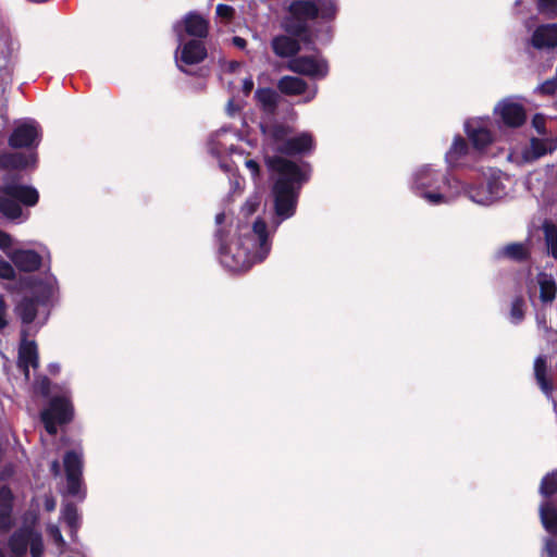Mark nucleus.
Masks as SVG:
<instances>
[{"label":"nucleus","mask_w":557,"mask_h":557,"mask_svg":"<svg viewBox=\"0 0 557 557\" xmlns=\"http://www.w3.org/2000/svg\"><path fill=\"white\" fill-rule=\"evenodd\" d=\"M225 212L215 215L218 237L220 240V261L233 272L248 270L252 264L263 261L271 250V239L267 224L261 219L237 225L232 238L224 233L223 224L227 223Z\"/></svg>","instance_id":"f257e3e1"},{"label":"nucleus","mask_w":557,"mask_h":557,"mask_svg":"<svg viewBox=\"0 0 557 557\" xmlns=\"http://www.w3.org/2000/svg\"><path fill=\"white\" fill-rule=\"evenodd\" d=\"M267 164L275 177L272 194L274 199L273 225L276 228L283 221L290 219L298 202L301 185L308 180L310 168L301 166L283 157H268Z\"/></svg>","instance_id":"f03ea898"},{"label":"nucleus","mask_w":557,"mask_h":557,"mask_svg":"<svg viewBox=\"0 0 557 557\" xmlns=\"http://www.w3.org/2000/svg\"><path fill=\"white\" fill-rule=\"evenodd\" d=\"M411 190L430 205L449 203L459 197L460 180L449 177L431 164L414 169L410 175Z\"/></svg>","instance_id":"7ed1b4c3"},{"label":"nucleus","mask_w":557,"mask_h":557,"mask_svg":"<svg viewBox=\"0 0 557 557\" xmlns=\"http://www.w3.org/2000/svg\"><path fill=\"white\" fill-rule=\"evenodd\" d=\"M39 199L36 188L18 184L15 181H5L0 184V213L9 220L22 218L21 205L34 207Z\"/></svg>","instance_id":"20e7f679"},{"label":"nucleus","mask_w":557,"mask_h":557,"mask_svg":"<svg viewBox=\"0 0 557 557\" xmlns=\"http://www.w3.org/2000/svg\"><path fill=\"white\" fill-rule=\"evenodd\" d=\"M58 289L57 278L46 273L42 278L36 280L33 285L34 297H25L16 307V313L23 324H30L35 321L39 305H46Z\"/></svg>","instance_id":"39448f33"},{"label":"nucleus","mask_w":557,"mask_h":557,"mask_svg":"<svg viewBox=\"0 0 557 557\" xmlns=\"http://www.w3.org/2000/svg\"><path fill=\"white\" fill-rule=\"evenodd\" d=\"M240 140L239 134L230 127H222L209 137L208 150L219 159L220 166L226 172H232V165L224 160V157L228 156L231 162L236 163L235 157L242 158L243 154V149L239 147Z\"/></svg>","instance_id":"423d86ee"},{"label":"nucleus","mask_w":557,"mask_h":557,"mask_svg":"<svg viewBox=\"0 0 557 557\" xmlns=\"http://www.w3.org/2000/svg\"><path fill=\"white\" fill-rule=\"evenodd\" d=\"M273 139V149L285 154H306L314 149V139L311 133L302 132L290 136V129L285 125H275L269 131Z\"/></svg>","instance_id":"0eeeda50"},{"label":"nucleus","mask_w":557,"mask_h":557,"mask_svg":"<svg viewBox=\"0 0 557 557\" xmlns=\"http://www.w3.org/2000/svg\"><path fill=\"white\" fill-rule=\"evenodd\" d=\"M540 518L544 529L557 537V471L545 475L540 486Z\"/></svg>","instance_id":"6e6552de"},{"label":"nucleus","mask_w":557,"mask_h":557,"mask_svg":"<svg viewBox=\"0 0 557 557\" xmlns=\"http://www.w3.org/2000/svg\"><path fill=\"white\" fill-rule=\"evenodd\" d=\"M73 406L67 392L61 396H54L49 407L41 412V420L47 432L51 435L55 434L57 424L70 422L73 418Z\"/></svg>","instance_id":"1a4fd4ad"},{"label":"nucleus","mask_w":557,"mask_h":557,"mask_svg":"<svg viewBox=\"0 0 557 557\" xmlns=\"http://www.w3.org/2000/svg\"><path fill=\"white\" fill-rule=\"evenodd\" d=\"M12 557H24L27 546L30 549L32 557H41L44 544L41 535L33 528L26 527L16 531L9 542Z\"/></svg>","instance_id":"9d476101"},{"label":"nucleus","mask_w":557,"mask_h":557,"mask_svg":"<svg viewBox=\"0 0 557 557\" xmlns=\"http://www.w3.org/2000/svg\"><path fill=\"white\" fill-rule=\"evenodd\" d=\"M465 133L478 151L485 150L493 144L492 121L488 116L471 117L465 122Z\"/></svg>","instance_id":"9b49d317"},{"label":"nucleus","mask_w":557,"mask_h":557,"mask_svg":"<svg viewBox=\"0 0 557 557\" xmlns=\"http://www.w3.org/2000/svg\"><path fill=\"white\" fill-rule=\"evenodd\" d=\"M173 30L176 35L177 41L187 40V37L202 40L209 33V24L208 21L199 13L189 12L173 25Z\"/></svg>","instance_id":"f8f14e48"},{"label":"nucleus","mask_w":557,"mask_h":557,"mask_svg":"<svg viewBox=\"0 0 557 557\" xmlns=\"http://www.w3.org/2000/svg\"><path fill=\"white\" fill-rule=\"evenodd\" d=\"M64 468L66 472L67 493L71 496L84 498L85 491L83 490L82 469H83V454L81 450L67 451L64 456Z\"/></svg>","instance_id":"ddd939ff"},{"label":"nucleus","mask_w":557,"mask_h":557,"mask_svg":"<svg viewBox=\"0 0 557 557\" xmlns=\"http://www.w3.org/2000/svg\"><path fill=\"white\" fill-rule=\"evenodd\" d=\"M44 255L49 258V251L46 247L42 248L41 252L28 248L12 247L7 251V257L15 268L18 271L26 273L38 271L42 267L45 259Z\"/></svg>","instance_id":"4468645a"},{"label":"nucleus","mask_w":557,"mask_h":557,"mask_svg":"<svg viewBox=\"0 0 557 557\" xmlns=\"http://www.w3.org/2000/svg\"><path fill=\"white\" fill-rule=\"evenodd\" d=\"M487 191L480 195V206H491L509 195L512 188V180L500 171H491L486 178Z\"/></svg>","instance_id":"2eb2a0df"},{"label":"nucleus","mask_w":557,"mask_h":557,"mask_svg":"<svg viewBox=\"0 0 557 557\" xmlns=\"http://www.w3.org/2000/svg\"><path fill=\"white\" fill-rule=\"evenodd\" d=\"M498 122L508 128H518L527 121L523 106L512 98L500 100L494 108Z\"/></svg>","instance_id":"dca6fc26"},{"label":"nucleus","mask_w":557,"mask_h":557,"mask_svg":"<svg viewBox=\"0 0 557 557\" xmlns=\"http://www.w3.org/2000/svg\"><path fill=\"white\" fill-rule=\"evenodd\" d=\"M287 69L292 72L306 75L314 79L324 78L329 72L326 61L319 54L293 58L288 61Z\"/></svg>","instance_id":"f3484780"},{"label":"nucleus","mask_w":557,"mask_h":557,"mask_svg":"<svg viewBox=\"0 0 557 557\" xmlns=\"http://www.w3.org/2000/svg\"><path fill=\"white\" fill-rule=\"evenodd\" d=\"M557 149V133L549 136H540L531 138L529 145L524 146L520 153L517 151L510 156L517 160L520 158L522 162H533Z\"/></svg>","instance_id":"a211bd4d"},{"label":"nucleus","mask_w":557,"mask_h":557,"mask_svg":"<svg viewBox=\"0 0 557 557\" xmlns=\"http://www.w3.org/2000/svg\"><path fill=\"white\" fill-rule=\"evenodd\" d=\"M207 57V49L202 40L187 39L178 41L175 52L176 65L181 71L187 72V65L198 64Z\"/></svg>","instance_id":"6ab92c4d"},{"label":"nucleus","mask_w":557,"mask_h":557,"mask_svg":"<svg viewBox=\"0 0 557 557\" xmlns=\"http://www.w3.org/2000/svg\"><path fill=\"white\" fill-rule=\"evenodd\" d=\"M40 131L38 124L28 120L18 124L12 132L9 144L13 148H30L39 143Z\"/></svg>","instance_id":"aec40b11"},{"label":"nucleus","mask_w":557,"mask_h":557,"mask_svg":"<svg viewBox=\"0 0 557 557\" xmlns=\"http://www.w3.org/2000/svg\"><path fill=\"white\" fill-rule=\"evenodd\" d=\"M277 88L282 94L288 96L305 95V102H309L317 96L318 88L313 86L309 88L307 83L297 76H283L278 83Z\"/></svg>","instance_id":"412c9836"},{"label":"nucleus","mask_w":557,"mask_h":557,"mask_svg":"<svg viewBox=\"0 0 557 557\" xmlns=\"http://www.w3.org/2000/svg\"><path fill=\"white\" fill-rule=\"evenodd\" d=\"M27 332L22 331L23 338L18 348V368L24 372L25 379H29V368L38 367V352L35 342L26 339Z\"/></svg>","instance_id":"4be33fe9"},{"label":"nucleus","mask_w":557,"mask_h":557,"mask_svg":"<svg viewBox=\"0 0 557 557\" xmlns=\"http://www.w3.org/2000/svg\"><path fill=\"white\" fill-rule=\"evenodd\" d=\"M531 45L536 49L557 47V24H544L536 27L531 37Z\"/></svg>","instance_id":"5701e85b"},{"label":"nucleus","mask_w":557,"mask_h":557,"mask_svg":"<svg viewBox=\"0 0 557 557\" xmlns=\"http://www.w3.org/2000/svg\"><path fill=\"white\" fill-rule=\"evenodd\" d=\"M470 148L465 138L460 135L454 137L451 146L445 153V161L450 168L466 165V157L469 154Z\"/></svg>","instance_id":"b1692460"},{"label":"nucleus","mask_w":557,"mask_h":557,"mask_svg":"<svg viewBox=\"0 0 557 557\" xmlns=\"http://www.w3.org/2000/svg\"><path fill=\"white\" fill-rule=\"evenodd\" d=\"M536 285L540 289V299L542 302H553L557 294V283L553 274L540 272L536 275Z\"/></svg>","instance_id":"393cba45"},{"label":"nucleus","mask_w":557,"mask_h":557,"mask_svg":"<svg viewBox=\"0 0 557 557\" xmlns=\"http://www.w3.org/2000/svg\"><path fill=\"white\" fill-rule=\"evenodd\" d=\"M272 48L276 55L287 58L299 51V42L286 35L277 36L272 40Z\"/></svg>","instance_id":"a878e982"},{"label":"nucleus","mask_w":557,"mask_h":557,"mask_svg":"<svg viewBox=\"0 0 557 557\" xmlns=\"http://www.w3.org/2000/svg\"><path fill=\"white\" fill-rule=\"evenodd\" d=\"M13 495L7 487L0 488V528L7 530L12 524L11 510H12Z\"/></svg>","instance_id":"bb28decb"},{"label":"nucleus","mask_w":557,"mask_h":557,"mask_svg":"<svg viewBox=\"0 0 557 557\" xmlns=\"http://www.w3.org/2000/svg\"><path fill=\"white\" fill-rule=\"evenodd\" d=\"M534 375L536 382L542 389V392L548 397H552L553 385L550 381L546 376V359L543 356H540L534 361Z\"/></svg>","instance_id":"cd10ccee"},{"label":"nucleus","mask_w":557,"mask_h":557,"mask_svg":"<svg viewBox=\"0 0 557 557\" xmlns=\"http://www.w3.org/2000/svg\"><path fill=\"white\" fill-rule=\"evenodd\" d=\"M256 99L264 112L272 114L276 110L278 95L275 90L270 88L258 89L256 91Z\"/></svg>","instance_id":"c85d7f7f"},{"label":"nucleus","mask_w":557,"mask_h":557,"mask_svg":"<svg viewBox=\"0 0 557 557\" xmlns=\"http://www.w3.org/2000/svg\"><path fill=\"white\" fill-rule=\"evenodd\" d=\"M4 159L8 165L20 170L34 166L36 163V156L34 153L14 152L5 156Z\"/></svg>","instance_id":"c756f323"},{"label":"nucleus","mask_w":557,"mask_h":557,"mask_svg":"<svg viewBox=\"0 0 557 557\" xmlns=\"http://www.w3.org/2000/svg\"><path fill=\"white\" fill-rule=\"evenodd\" d=\"M460 187H459V196L465 195L469 200L472 202L479 205L478 197L480 195H484L487 191V183L481 185H472L466 182L460 181Z\"/></svg>","instance_id":"7c9ffc66"},{"label":"nucleus","mask_w":557,"mask_h":557,"mask_svg":"<svg viewBox=\"0 0 557 557\" xmlns=\"http://www.w3.org/2000/svg\"><path fill=\"white\" fill-rule=\"evenodd\" d=\"M292 11L295 14H299L305 18H317L318 17V4L317 0L313 1H296L292 4Z\"/></svg>","instance_id":"2f4dec72"},{"label":"nucleus","mask_w":557,"mask_h":557,"mask_svg":"<svg viewBox=\"0 0 557 557\" xmlns=\"http://www.w3.org/2000/svg\"><path fill=\"white\" fill-rule=\"evenodd\" d=\"M547 252L557 259V227L553 223L543 225Z\"/></svg>","instance_id":"473e14b6"},{"label":"nucleus","mask_w":557,"mask_h":557,"mask_svg":"<svg viewBox=\"0 0 557 557\" xmlns=\"http://www.w3.org/2000/svg\"><path fill=\"white\" fill-rule=\"evenodd\" d=\"M500 253L510 259L522 260V259L527 258L528 249H527L525 245H523V244L513 243V244H509V245L505 246L500 250Z\"/></svg>","instance_id":"72a5a7b5"},{"label":"nucleus","mask_w":557,"mask_h":557,"mask_svg":"<svg viewBox=\"0 0 557 557\" xmlns=\"http://www.w3.org/2000/svg\"><path fill=\"white\" fill-rule=\"evenodd\" d=\"M318 17L323 20H332L337 13V5L332 0H317Z\"/></svg>","instance_id":"f704fd0d"},{"label":"nucleus","mask_w":557,"mask_h":557,"mask_svg":"<svg viewBox=\"0 0 557 557\" xmlns=\"http://www.w3.org/2000/svg\"><path fill=\"white\" fill-rule=\"evenodd\" d=\"M62 518L71 529H76L78 525L77 509L73 504H67L62 509Z\"/></svg>","instance_id":"c9c22d12"},{"label":"nucleus","mask_w":557,"mask_h":557,"mask_svg":"<svg viewBox=\"0 0 557 557\" xmlns=\"http://www.w3.org/2000/svg\"><path fill=\"white\" fill-rule=\"evenodd\" d=\"M261 203V197L258 194L250 196L242 208L244 216L248 218L253 214Z\"/></svg>","instance_id":"e433bc0d"},{"label":"nucleus","mask_w":557,"mask_h":557,"mask_svg":"<svg viewBox=\"0 0 557 557\" xmlns=\"http://www.w3.org/2000/svg\"><path fill=\"white\" fill-rule=\"evenodd\" d=\"M15 269L11 261L0 259V278L14 280L16 277Z\"/></svg>","instance_id":"4c0bfd02"},{"label":"nucleus","mask_w":557,"mask_h":557,"mask_svg":"<svg viewBox=\"0 0 557 557\" xmlns=\"http://www.w3.org/2000/svg\"><path fill=\"white\" fill-rule=\"evenodd\" d=\"M523 319V300L516 298L512 301L510 310V320L512 323H519Z\"/></svg>","instance_id":"58836bf2"},{"label":"nucleus","mask_w":557,"mask_h":557,"mask_svg":"<svg viewBox=\"0 0 557 557\" xmlns=\"http://www.w3.org/2000/svg\"><path fill=\"white\" fill-rule=\"evenodd\" d=\"M245 152L243 151L242 158L235 157L236 163H230L233 166L237 168L238 163L243 162L245 166L250 171L251 175L255 177L259 173V165L258 163L252 159H247L245 156Z\"/></svg>","instance_id":"ea45409f"},{"label":"nucleus","mask_w":557,"mask_h":557,"mask_svg":"<svg viewBox=\"0 0 557 557\" xmlns=\"http://www.w3.org/2000/svg\"><path fill=\"white\" fill-rule=\"evenodd\" d=\"M539 10L547 15L557 14V0H539Z\"/></svg>","instance_id":"a19ab883"},{"label":"nucleus","mask_w":557,"mask_h":557,"mask_svg":"<svg viewBox=\"0 0 557 557\" xmlns=\"http://www.w3.org/2000/svg\"><path fill=\"white\" fill-rule=\"evenodd\" d=\"M542 557H557V542L550 537L544 541V548Z\"/></svg>","instance_id":"79ce46f5"},{"label":"nucleus","mask_w":557,"mask_h":557,"mask_svg":"<svg viewBox=\"0 0 557 557\" xmlns=\"http://www.w3.org/2000/svg\"><path fill=\"white\" fill-rule=\"evenodd\" d=\"M215 13L219 17L231 21L234 16L235 10L227 4H218L215 9Z\"/></svg>","instance_id":"37998d69"},{"label":"nucleus","mask_w":557,"mask_h":557,"mask_svg":"<svg viewBox=\"0 0 557 557\" xmlns=\"http://www.w3.org/2000/svg\"><path fill=\"white\" fill-rule=\"evenodd\" d=\"M532 125L533 127L537 131V133L540 134V136H549L550 134H548L546 132V128H545V117L541 114H536L534 115V117L532 119Z\"/></svg>","instance_id":"c03bdc74"},{"label":"nucleus","mask_w":557,"mask_h":557,"mask_svg":"<svg viewBox=\"0 0 557 557\" xmlns=\"http://www.w3.org/2000/svg\"><path fill=\"white\" fill-rule=\"evenodd\" d=\"M13 246V238L8 233L0 230V250H2L5 255L8 249Z\"/></svg>","instance_id":"a18cd8bd"},{"label":"nucleus","mask_w":557,"mask_h":557,"mask_svg":"<svg viewBox=\"0 0 557 557\" xmlns=\"http://www.w3.org/2000/svg\"><path fill=\"white\" fill-rule=\"evenodd\" d=\"M48 533L53 539L55 544H58L59 546H62L64 544V540L62 537V534H61V531H60L59 527H57V525H49L48 527Z\"/></svg>","instance_id":"49530a36"},{"label":"nucleus","mask_w":557,"mask_h":557,"mask_svg":"<svg viewBox=\"0 0 557 557\" xmlns=\"http://www.w3.org/2000/svg\"><path fill=\"white\" fill-rule=\"evenodd\" d=\"M556 88H557V79L556 78L548 79L540 86L541 92L547 94V95L553 94L556 90Z\"/></svg>","instance_id":"de8ad7c7"},{"label":"nucleus","mask_w":557,"mask_h":557,"mask_svg":"<svg viewBox=\"0 0 557 557\" xmlns=\"http://www.w3.org/2000/svg\"><path fill=\"white\" fill-rule=\"evenodd\" d=\"M11 39L7 32L2 30L0 34V51L4 52L5 50H10Z\"/></svg>","instance_id":"09e8293b"},{"label":"nucleus","mask_w":557,"mask_h":557,"mask_svg":"<svg viewBox=\"0 0 557 557\" xmlns=\"http://www.w3.org/2000/svg\"><path fill=\"white\" fill-rule=\"evenodd\" d=\"M36 389L40 392L42 395H48L49 393V380L47 377H42L36 385Z\"/></svg>","instance_id":"8fccbe9b"},{"label":"nucleus","mask_w":557,"mask_h":557,"mask_svg":"<svg viewBox=\"0 0 557 557\" xmlns=\"http://www.w3.org/2000/svg\"><path fill=\"white\" fill-rule=\"evenodd\" d=\"M7 319H5V307H4V300L3 297L0 295V330L4 329L7 326Z\"/></svg>","instance_id":"3c124183"},{"label":"nucleus","mask_w":557,"mask_h":557,"mask_svg":"<svg viewBox=\"0 0 557 557\" xmlns=\"http://www.w3.org/2000/svg\"><path fill=\"white\" fill-rule=\"evenodd\" d=\"M252 88H253L252 79L250 77L249 78H245L244 82H243V90H244L245 95L250 94Z\"/></svg>","instance_id":"603ef678"},{"label":"nucleus","mask_w":557,"mask_h":557,"mask_svg":"<svg viewBox=\"0 0 557 557\" xmlns=\"http://www.w3.org/2000/svg\"><path fill=\"white\" fill-rule=\"evenodd\" d=\"M238 110H239V107L235 106L233 100H230L226 106L227 114L233 116L235 114V112H237Z\"/></svg>","instance_id":"864d4df0"},{"label":"nucleus","mask_w":557,"mask_h":557,"mask_svg":"<svg viewBox=\"0 0 557 557\" xmlns=\"http://www.w3.org/2000/svg\"><path fill=\"white\" fill-rule=\"evenodd\" d=\"M12 474H13V468L11 466H8L1 472L0 480H5V479L10 478Z\"/></svg>","instance_id":"5fc2aeb1"},{"label":"nucleus","mask_w":557,"mask_h":557,"mask_svg":"<svg viewBox=\"0 0 557 557\" xmlns=\"http://www.w3.org/2000/svg\"><path fill=\"white\" fill-rule=\"evenodd\" d=\"M233 44H234V46H236L239 49H244L246 47V40L242 37H237V36L234 37Z\"/></svg>","instance_id":"6e6d98bb"},{"label":"nucleus","mask_w":557,"mask_h":557,"mask_svg":"<svg viewBox=\"0 0 557 557\" xmlns=\"http://www.w3.org/2000/svg\"><path fill=\"white\" fill-rule=\"evenodd\" d=\"M51 471L53 472L54 475H59L60 474V463H59L58 460L52 461V463H51Z\"/></svg>","instance_id":"4d7b16f0"},{"label":"nucleus","mask_w":557,"mask_h":557,"mask_svg":"<svg viewBox=\"0 0 557 557\" xmlns=\"http://www.w3.org/2000/svg\"><path fill=\"white\" fill-rule=\"evenodd\" d=\"M45 507L48 511H53L55 509V502L53 499H46Z\"/></svg>","instance_id":"13d9d810"},{"label":"nucleus","mask_w":557,"mask_h":557,"mask_svg":"<svg viewBox=\"0 0 557 557\" xmlns=\"http://www.w3.org/2000/svg\"><path fill=\"white\" fill-rule=\"evenodd\" d=\"M232 184L234 186V189H242L240 178L235 177Z\"/></svg>","instance_id":"bf43d9fd"},{"label":"nucleus","mask_w":557,"mask_h":557,"mask_svg":"<svg viewBox=\"0 0 557 557\" xmlns=\"http://www.w3.org/2000/svg\"><path fill=\"white\" fill-rule=\"evenodd\" d=\"M537 323L539 325L543 326V329H546V320H545V317H537Z\"/></svg>","instance_id":"052dcab7"},{"label":"nucleus","mask_w":557,"mask_h":557,"mask_svg":"<svg viewBox=\"0 0 557 557\" xmlns=\"http://www.w3.org/2000/svg\"><path fill=\"white\" fill-rule=\"evenodd\" d=\"M239 66H240V64H239V63H237V62H231V63L228 64V69H230V71H231V72L236 71V69H237V67H239Z\"/></svg>","instance_id":"680f3d73"},{"label":"nucleus","mask_w":557,"mask_h":557,"mask_svg":"<svg viewBox=\"0 0 557 557\" xmlns=\"http://www.w3.org/2000/svg\"><path fill=\"white\" fill-rule=\"evenodd\" d=\"M522 0H516V5H520Z\"/></svg>","instance_id":"e2e57ef3"},{"label":"nucleus","mask_w":557,"mask_h":557,"mask_svg":"<svg viewBox=\"0 0 557 557\" xmlns=\"http://www.w3.org/2000/svg\"><path fill=\"white\" fill-rule=\"evenodd\" d=\"M51 371H58V366H53Z\"/></svg>","instance_id":"0e129e2a"},{"label":"nucleus","mask_w":557,"mask_h":557,"mask_svg":"<svg viewBox=\"0 0 557 557\" xmlns=\"http://www.w3.org/2000/svg\"><path fill=\"white\" fill-rule=\"evenodd\" d=\"M553 405H554V408L556 409V407H557L556 401L553 400Z\"/></svg>","instance_id":"69168bd1"}]
</instances>
